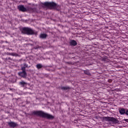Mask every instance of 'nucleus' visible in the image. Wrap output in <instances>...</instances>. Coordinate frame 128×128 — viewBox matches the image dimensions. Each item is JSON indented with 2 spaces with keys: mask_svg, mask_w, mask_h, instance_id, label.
I'll return each instance as SVG.
<instances>
[{
  "mask_svg": "<svg viewBox=\"0 0 128 128\" xmlns=\"http://www.w3.org/2000/svg\"><path fill=\"white\" fill-rule=\"evenodd\" d=\"M18 75L19 76L23 78H26V76H28V74H26V72H18Z\"/></svg>",
  "mask_w": 128,
  "mask_h": 128,
  "instance_id": "nucleus-5",
  "label": "nucleus"
},
{
  "mask_svg": "<svg viewBox=\"0 0 128 128\" xmlns=\"http://www.w3.org/2000/svg\"><path fill=\"white\" fill-rule=\"evenodd\" d=\"M8 50H12V49H10L9 48H8Z\"/></svg>",
  "mask_w": 128,
  "mask_h": 128,
  "instance_id": "nucleus-26",
  "label": "nucleus"
},
{
  "mask_svg": "<svg viewBox=\"0 0 128 128\" xmlns=\"http://www.w3.org/2000/svg\"><path fill=\"white\" fill-rule=\"evenodd\" d=\"M18 10H19L20 12H26L28 10H26V8L24 7V5H20L18 6Z\"/></svg>",
  "mask_w": 128,
  "mask_h": 128,
  "instance_id": "nucleus-6",
  "label": "nucleus"
},
{
  "mask_svg": "<svg viewBox=\"0 0 128 128\" xmlns=\"http://www.w3.org/2000/svg\"><path fill=\"white\" fill-rule=\"evenodd\" d=\"M118 112L120 114H126V110L124 108H118Z\"/></svg>",
  "mask_w": 128,
  "mask_h": 128,
  "instance_id": "nucleus-8",
  "label": "nucleus"
},
{
  "mask_svg": "<svg viewBox=\"0 0 128 128\" xmlns=\"http://www.w3.org/2000/svg\"><path fill=\"white\" fill-rule=\"evenodd\" d=\"M32 115L40 116V118H46L47 120H54V116L48 113H46L42 110L34 111L32 112Z\"/></svg>",
  "mask_w": 128,
  "mask_h": 128,
  "instance_id": "nucleus-1",
  "label": "nucleus"
},
{
  "mask_svg": "<svg viewBox=\"0 0 128 128\" xmlns=\"http://www.w3.org/2000/svg\"><path fill=\"white\" fill-rule=\"evenodd\" d=\"M7 114H10V112H7Z\"/></svg>",
  "mask_w": 128,
  "mask_h": 128,
  "instance_id": "nucleus-27",
  "label": "nucleus"
},
{
  "mask_svg": "<svg viewBox=\"0 0 128 128\" xmlns=\"http://www.w3.org/2000/svg\"><path fill=\"white\" fill-rule=\"evenodd\" d=\"M70 46H76V44H78V43L76 42V40H72L70 42Z\"/></svg>",
  "mask_w": 128,
  "mask_h": 128,
  "instance_id": "nucleus-10",
  "label": "nucleus"
},
{
  "mask_svg": "<svg viewBox=\"0 0 128 128\" xmlns=\"http://www.w3.org/2000/svg\"><path fill=\"white\" fill-rule=\"evenodd\" d=\"M8 125L10 128H14L16 126H18V124L14 122H8Z\"/></svg>",
  "mask_w": 128,
  "mask_h": 128,
  "instance_id": "nucleus-7",
  "label": "nucleus"
},
{
  "mask_svg": "<svg viewBox=\"0 0 128 128\" xmlns=\"http://www.w3.org/2000/svg\"><path fill=\"white\" fill-rule=\"evenodd\" d=\"M112 80H108V82H112Z\"/></svg>",
  "mask_w": 128,
  "mask_h": 128,
  "instance_id": "nucleus-25",
  "label": "nucleus"
},
{
  "mask_svg": "<svg viewBox=\"0 0 128 128\" xmlns=\"http://www.w3.org/2000/svg\"><path fill=\"white\" fill-rule=\"evenodd\" d=\"M6 60H12V59H11V58H10V57H9L8 58H6Z\"/></svg>",
  "mask_w": 128,
  "mask_h": 128,
  "instance_id": "nucleus-22",
  "label": "nucleus"
},
{
  "mask_svg": "<svg viewBox=\"0 0 128 128\" xmlns=\"http://www.w3.org/2000/svg\"><path fill=\"white\" fill-rule=\"evenodd\" d=\"M23 66H25L26 68H30V66H28V65L26 63V62H24V63Z\"/></svg>",
  "mask_w": 128,
  "mask_h": 128,
  "instance_id": "nucleus-19",
  "label": "nucleus"
},
{
  "mask_svg": "<svg viewBox=\"0 0 128 128\" xmlns=\"http://www.w3.org/2000/svg\"><path fill=\"white\" fill-rule=\"evenodd\" d=\"M66 64H72V62H66Z\"/></svg>",
  "mask_w": 128,
  "mask_h": 128,
  "instance_id": "nucleus-21",
  "label": "nucleus"
},
{
  "mask_svg": "<svg viewBox=\"0 0 128 128\" xmlns=\"http://www.w3.org/2000/svg\"><path fill=\"white\" fill-rule=\"evenodd\" d=\"M103 120L106 122H111L112 124H116L119 123V120L117 118L111 116H104L103 117Z\"/></svg>",
  "mask_w": 128,
  "mask_h": 128,
  "instance_id": "nucleus-4",
  "label": "nucleus"
},
{
  "mask_svg": "<svg viewBox=\"0 0 128 128\" xmlns=\"http://www.w3.org/2000/svg\"><path fill=\"white\" fill-rule=\"evenodd\" d=\"M84 73L88 76H90V70H84Z\"/></svg>",
  "mask_w": 128,
  "mask_h": 128,
  "instance_id": "nucleus-15",
  "label": "nucleus"
},
{
  "mask_svg": "<svg viewBox=\"0 0 128 128\" xmlns=\"http://www.w3.org/2000/svg\"><path fill=\"white\" fill-rule=\"evenodd\" d=\"M36 49L38 48H35Z\"/></svg>",
  "mask_w": 128,
  "mask_h": 128,
  "instance_id": "nucleus-28",
  "label": "nucleus"
},
{
  "mask_svg": "<svg viewBox=\"0 0 128 128\" xmlns=\"http://www.w3.org/2000/svg\"><path fill=\"white\" fill-rule=\"evenodd\" d=\"M26 68L24 66H22L21 70H22V72H26Z\"/></svg>",
  "mask_w": 128,
  "mask_h": 128,
  "instance_id": "nucleus-17",
  "label": "nucleus"
},
{
  "mask_svg": "<svg viewBox=\"0 0 128 128\" xmlns=\"http://www.w3.org/2000/svg\"><path fill=\"white\" fill-rule=\"evenodd\" d=\"M61 89L62 90H70V86H62Z\"/></svg>",
  "mask_w": 128,
  "mask_h": 128,
  "instance_id": "nucleus-12",
  "label": "nucleus"
},
{
  "mask_svg": "<svg viewBox=\"0 0 128 128\" xmlns=\"http://www.w3.org/2000/svg\"><path fill=\"white\" fill-rule=\"evenodd\" d=\"M101 60H102V62H106V63L108 62L109 61H110L109 60H108L107 58H106V57L102 58H101Z\"/></svg>",
  "mask_w": 128,
  "mask_h": 128,
  "instance_id": "nucleus-11",
  "label": "nucleus"
},
{
  "mask_svg": "<svg viewBox=\"0 0 128 128\" xmlns=\"http://www.w3.org/2000/svg\"><path fill=\"white\" fill-rule=\"evenodd\" d=\"M29 10L32 12H36V8H28Z\"/></svg>",
  "mask_w": 128,
  "mask_h": 128,
  "instance_id": "nucleus-14",
  "label": "nucleus"
},
{
  "mask_svg": "<svg viewBox=\"0 0 128 128\" xmlns=\"http://www.w3.org/2000/svg\"><path fill=\"white\" fill-rule=\"evenodd\" d=\"M22 34H27L28 36H32L34 34L37 35L38 32L34 30H32L31 28L28 27H24L21 29Z\"/></svg>",
  "mask_w": 128,
  "mask_h": 128,
  "instance_id": "nucleus-3",
  "label": "nucleus"
},
{
  "mask_svg": "<svg viewBox=\"0 0 128 128\" xmlns=\"http://www.w3.org/2000/svg\"><path fill=\"white\" fill-rule=\"evenodd\" d=\"M125 114H126V116H128V110H126V111Z\"/></svg>",
  "mask_w": 128,
  "mask_h": 128,
  "instance_id": "nucleus-23",
  "label": "nucleus"
},
{
  "mask_svg": "<svg viewBox=\"0 0 128 128\" xmlns=\"http://www.w3.org/2000/svg\"><path fill=\"white\" fill-rule=\"evenodd\" d=\"M124 121L128 123V119H124Z\"/></svg>",
  "mask_w": 128,
  "mask_h": 128,
  "instance_id": "nucleus-24",
  "label": "nucleus"
},
{
  "mask_svg": "<svg viewBox=\"0 0 128 128\" xmlns=\"http://www.w3.org/2000/svg\"><path fill=\"white\" fill-rule=\"evenodd\" d=\"M11 56H18V55L16 53L12 52L11 53Z\"/></svg>",
  "mask_w": 128,
  "mask_h": 128,
  "instance_id": "nucleus-18",
  "label": "nucleus"
},
{
  "mask_svg": "<svg viewBox=\"0 0 128 128\" xmlns=\"http://www.w3.org/2000/svg\"><path fill=\"white\" fill-rule=\"evenodd\" d=\"M48 37V34H41L40 36V38L42 40H45Z\"/></svg>",
  "mask_w": 128,
  "mask_h": 128,
  "instance_id": "nucleus-9",
  "label": "nucleus"
},
{
  "mask_svg": "<svg viewBox=\"0 0 128 128\" xmlns=\"http://www.w3.org/2000/svg\"><path fill=\"white\" fill-rule=\"evenodd\" d=\"M36 66L38 70H40V68H42V66L40 64H38Z\"/></svg>",
  "mask_w": 128,
  "mask_h": 128,
  "instance_id": "nucleus-16",
  "label": "nucleus"
},
{
  "mask_svg": "<svg viewBox=\"0 0 128 128\" xmlns=\"http://www.w3.org/2000/svg\"><path fill=\"white\" fill-rule=\"evenodd\" d=\"M6 54H7L8 56H12V53H10L8 52Z\"/></svg>",
  "mask_w": 128,
  "mask_h": 128,
  "instance_id": "nucleus-20",
  "label": "nucleus"
},
{
  "mask_svg": "<svg viewBox=\"0 0 128 128\" xmlns=\"http://www.w3.org/2000/svg\"><path fill=\"white\" fill-rule=\"evenodd\" d=\"M20 86H22L24 87L26 84H28V83L24 82V81H22L19 82Z\"/></svg>",
  "mask_w": 128,
  "mask_h": 128,
  "instance_id": "nucleus-13",
  "label": "nucleus"
},
{
  "mask_svg": "<svg viewBox=\"0 0 128 128\" xmlns=\"http://www.w3.org/2000/svg\"><path fill=\"white\" fill-rule=\"evenodd\" d=\"M42 4L44 8H49V10H60V6L58 5L56 3L54 2H46L42 3Z\"/></svg>",
  "mask_w": 128,
  "mask_h": 128,
  "instance_id": "nucleus-2",
  "label": "nucleus"
}]
</instances>
